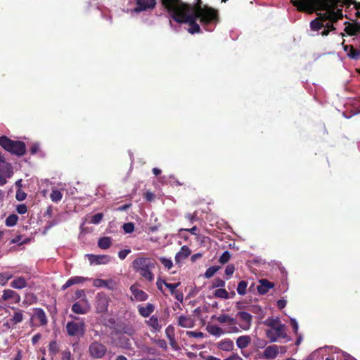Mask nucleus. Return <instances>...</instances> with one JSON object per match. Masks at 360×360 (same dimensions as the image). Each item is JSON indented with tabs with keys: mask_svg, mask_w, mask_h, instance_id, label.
<instances>
[{
	"mask_svg": "<svg viewBox=\"0 0 360 360\" xmlns=\"http://www.w3.org/2000/svg\"><path fill=\"white\" fill-rule=\"evenodd\" d=\"M112 240L110 237H103L99 239L98 245L101 249H108L110 247Z\"/></svg>",
	"mask_w": 360,
	"mask_h": 360,
	"instance_id": "nucleus-30",
	"label": "nucleus"
},
{
	"mask_svg": "<svg viewBox=\"0 0 360 360\" xmlns=\"http://www.w3.org/2000/svg\"><path fill=\"white\" fill-rule=\"evenodd\" d=\"M187 335L193 338H202L204 334L202 332L188 331Z\"/></svg>",
	"mask_w": 360,
	"mask_h": 360,
	"instance_id": "nucleus-51",
	"label": "nucleus"
},
{
	"mask_svg": "<svg viewBox=\"0 0 360 360\" xmlns=\"http://www.w3.org/2000/svg\"><path fill=\"white\" fill-rule=\"evenodd\" d=\"M255 345L259 348H264L266 345V342L264 340L257 339Z\"/></svg>",
	"mask_w": 360,
	"mask_h": 360,
	"instance_id": "nucleus-53",
	"label": "nucleus"
},
{
	"mask_svg": "<svg viewBox=\"0 0 360 360\" xmlns=\"http://www.w3.org/2000/svg\"><path fill=\"white\" fill-rule=\"evenodd\" d=\"M155 307L150 303H148L146 307L139 306L138 311L143 317H148L154 311Z\"/></svg>",
	"mask_w": 360,
	"mask_h": 360,
	"instance_id": "nucleus-23",
	"label": "nucleus"
},
{
	"mask_svg": "<svg viewBox=\"0 0 360 360\" xmlns=\"http://www.w3.org/2000/svg\"><path fill=\"white\" fill-rule=\"evenodd\" d=\"M49 352L53 355H56V354L58 353L60 348H59V345H58L56 341H51L49 343Z\"/></svg>",
	"mask_w": 360,
	"mask_h": 360,
	"instance_id": "nucleus-35",
	"label": "nucleus"
},
{
	"mask_svg": "<svg viewBox=\"0 0 360 360\" xmlns=\"http://www.w3.org/2000/svg\"><path fill=\"white\" fill-rule=\"evenodd\" d=\"M286 306V300H279L277 301V307L279 309H283Z\"/></svg>",
	"mask_w": 360,
	"mask_h": 360,
	"instance_id": "nucleus-57",
	"label": "nucleus"
},
{
	"mask_svg": "<svg viewBox=\"0 0 360 360\" xmlns=\"http://www.w3.org/2000/svg\"><path fill=\"white\" fill-rule=\"evenodd\" d=\"M224 285H225V282L222 279L217 278L213 281L212 287L213 288H218V287H224Z\"/></svg>",
	"mask_w": 360,
	"mask_h": 360,
	"instance_id": "nucleus-46",
	"label": "nucleus"
},
{
	"mask_svg": "<svg viewBox=\"0 0 360 360\" xmlns=\"http://www.w3.org/2000/svg\"><path fill=\"white\" fill-rule=\"evenodd\" d=\"M290 322H291V326L292 327V329H293L294 332L297 333V330H298V323H297V322L294 319H291Z\"/></svg>",
	"mask_w": 360,
	"mask_h": 360,
	"instance_id": "nucleus-55",
	"label": "nucleus"
},
{
	"mask_svg": "<svg viewBox=\"0 0 360 360\" xmlns=\"http://www.w3.org/2000/svg\"><path fill=\"white\" fill-rule=\"evenodd\" d=\"M9 234V231H0V242L4 239L5 238H6Z\"/></svg>",
	"mask_w": 360,
	"mask_h": 360,
	"instance_id": "nucleus-58",
	"label": "nucleus"
},
{
	"mask_svg": "<svg viewBox=\"0 0 360 360\" xmlns=\"http://www.w3.org/2000/svg\"><path fill=\"white\" fill-rule=\"evenodd\" d=\"M217 321L222 324H227L230 326H236L237 321L236 319L230 316L229 314H221L216 318Z\"/></svg>",
	"mask_w": 360,
	"mask_h": 360,
	"instance_id": "nucleus-18",
	"label": "nucleus"
},
{
	"mask_svg": "<svg viewBox=\"0 0 360 360\" xmlns=\"http://www.w3.org/2000/svg\"><path fill=\"white\" fill-rule=\"evenodd\" d=\"M22 312L20 310L16 311L13 317L11 319V321L13 324H17L22 321L23 320Z\"/></svg>",
	"mask_w": 360,
	"mask_h": 360,
	"instance_id": "nucleus-32",
	"label": "nucleus"
},
{
	"mask_svg": "<svg viewBox=\"0 0 360 360\" xmlns=\"http://www.w3.org/2000/svg\"><path fill=\"white\" fill-rule=\"evenodd\" d=\"M314 1H315V0H301L300 1L296 0L291 1L293 6L297 7V10L300 11H304L311 8ZM316 1L320 3L321 9L326 11V13L321 16V22L316 18L311 22L310 27L311 30L315 31L319 30L323 27H326L327 29H324L321 32L323 36H326L328 34L330 30H335L333 23L335 22L338 19L342 18V13L341 12L335 11L334 9L330 6L327 0H316Z\"/></svg>",
	"mask_w": 360,
	"mask_h": 360,
	"instance_id": "nucleus-2",
	"label": "nucleus"
},
{
	"mask_svg": "<svg viewBox=\"0 0 360 360\" xmlns=\"http://www.w3.org/2000/svg\"><path fill=\"white\" fill-rule=\"evenodd\" d=\"M274 286V283L269 282L266 279H262L259 281V285L257 286V290L259 294L264 295Z\"/></svg>",
	"mask_w": 360,
	"mask_h": 360,
	"instance_id": "nucleus-17",
	"label": "nucleus"
},
{
	"mask_svg": "<svg viewBox=\"0 0 360 360\" xmlns=\"http://www.w3.org/2000/svg\"><path fill=\"white\" fill-rule=\"evenodd\" d=\"M206 330L210 334L217 337H219L224 334L223 329L215 325H207Z\"/></svg>",
	"mask_w": 360,
	"mask_h": 360,
	"instance_id": "nucleus-27",
	"label": "nucleus"
},
{
	"mask_svg": "<svg viewBox=\"0 0 360 360\" xmlns=\"http://www.w3.org/2000/svg\"><path fill=\"white\" fill-rule=\"evenodd\" d=\"M130 291L136 301H146L148 297V294L145 292L143 290L139 289L136 285H132L130 287Z\"/></svg>",
	"mask_w": 360,
	"mask_h": 360,
	"instance_id": "nucleus-12",
	"label": "nucleus"
},
{
	"mask_svg": "<svg viewBox=\"0 0 360 360\" xmlns=\"http://www.w3.org/2000/svg\"><path fill=\"white\" fill-rule=\"evenodd\" d=\"M236 317H238L240 321L239 326H229L227 333H238L241 330H248L250 328L252 321V316L250 314L246 311H240L237 313Z\"/></svg>",
	"mask_w": 360,
	"mask_h": 360,
	"instance_id": "nucleus-7",
	"label": "nucleus"
},
{
	"mask_svg": "<svg viewBox=\"0 0 360 360\" xmlns=\"http://www.w3.org/2000/svg\"><path fill=\"white\" fill-rule=\"evenodd\" d=\"M62 193L58 190H53L50 197L53 202H59L62 199Z\"/></svg>",
	"mask_w": 360,
	"mask_h": 360,
	"instance_id": "nucleus-37",
	"label": "nucleus"
},
{
	"mask_svg": "<svg viewBox=\"0 0 360 360\" xmlns=\"http://www.w3.org/2000/svg\"><path fill=\"white\" fill-rule=\"evenodd\" d=\"M12 277L13 275L8 272L0 274V285L4 286Z\"/></svg>",
	"mask_w": 360,
	"mask_h": 360,
	"instance_id": "nucleus-34",
	"label": "nucleus"
},
{
	"mask_svg": "<svg viewBox=\"0 0 360 360\" xmlns=\"http://www.w3.org/2000/svg\"><path fill=\"white\" fill-rule=\"evenodd\" d=\"M112 281H106L100 278L94 280L93 285L97 288L105 287L108 289L112 290L113 286L110 285L109 283H112Z\"/></svg>",
	"mask_w": 360,
	"mask_h": 360,
	"instance_id": "nucleus-28",
	"label": "nucleus"
},
{
	"mask_svg": "<svg viewBox=\"0 0 360 360\" xmlns=\"http://www.w3.org/2000/svg\"><path fill=\"white\" fill-rule=\"evenodd\" d=\"M0 146L12 154L20 156L25 153V144L20 141H13L3 136L0 137Z\"/></svg>",
	"mask_w": 360,
	"mask_h": 360,
	"instance_id": "nucleus-6",
	"label": "nucleus"
},
{
	"mask_svg": "<svg viewBox=\"0 0 360 360\" xmlns=\"http://www.w3.org/2000/svg\"><path fill=\"white\" fill-rule=\"evenodd\" d=\"M2 300L4 301L12 300L15 302H18L20 300V296L13 290L6 289L3 291Z\"/></svg>",
	"mask_w": 360,
	"mask_h": 360,
	"instance_id": "nucleus-15",
	"label": "nucleus"
},
{
	"mask_svg": "<svg viewBox=\"0 0 360 360\" xmlns=\"http://www.w3.org/2000/svg\"><path fill=\"white\" fill-rule=\"evenodd\" d=\"M27 285V281L22 276L15 278L11 283V286L15 289H22Z\"/></svg>",
	"mask_w": 360,
	"mask_h": 360,
	"instance_id": "nucleus-21",
	"label": "nucleus"
},
{
	"mask_svg": "<svg viewBox=\"0 0 360 360\" xmlns=\"http://www.w3.org/2000/svg\"><path fill=\"white\" fill-rule=\"evenodd\" d=\"M41 338V335L39 333H37V334H35L32 338V342L33 344H36L38 342V341L40 340Z\"/></svg>",
	"mask_w": 360,
	"mask_h": 360,
	"instance_id": "nucleus-60",
	"label": "nucleus"
},
{
	"mask_svg": "<svg viewBox=\"0 0 360 360\" xmlns=\"http://www.w3.org/2000/svg\"><path fill=\"white\" fill-rule=\"evenodd\" d=\"M72 319L65 326V330L68 336L80 339L85 334L86 325L83 319L70 314Z\"/></svg>",
	"mask_w": 360,
	"mask_h": 360,
	"instance_id": "nucleus-4",
	"label": "nucleus"
},
{
	"mask_svg": "<svg viewBox=\"0 0 360 360\" xmlns=\"http://www.w3.org/2000/svg\"><path fill=\"white\" fill-rule=\"evenodd\" d=\"M251 342V338L249 335H242L237 338L236 345L239 349L246 348Z\"/></svg>",
	"mask_w": 360,
	"mask_h": 360,
	"instance_id": "nucleus-26",
	"label": "nucleus"
},
{
	"mask_svg": "<svg viewBox=\"0 0 360 360\" xmlns=\"http://www.w3.org/2000/svg\"><path fill=\"white\" fill-rule=\"evenodd\" d=\"M172 295H174L175 298L178 301H179L181 303L183 302V301H184V294H183L182 292L179 291V290H176Z\"/></svg>",
	"mask_w": 360,
	"mask_h": 360,
	"instance_id": "nucleus-50",
	"label": "nucleus"
},
{
	"mask_svg": "<svg viewBox=\"0 0 360 360\" xmlns=\"http://www.w3.org/2000/svg\"><path fill=\"white\" fill-rule=\"evenodd\" d=\"M263 323L268 327L265 330V333L271 342H277L279 339L287 337L285 326L278 318L269 317Z\"/></svg>",
	"mask_w": 360,
	"mask_h": 360,
	"instance_id": "nucleus-3",
	"label": "nucleus"
},
{
	"mask_svg": "<svg viewBox=\"0 0 360 360\" xmlns=\"http://www.w3.org/2000/svg\"><path fill=\"white\" fill-rule=\"evenodd\" d=\"M33 319L39 321L41 325L44 326L47 323V317L44 311L40 308H36L34 309V314L32 316Z\"/></svg>",
	"mask_w": 360,
	"mask_h": 360,
	"instance_id": "nucleus-19",
	"label": "nucleus"
},
{
	"mask_svg": "<svg viewBox=\"0 0 360 360\" xmlns=\"http://www.w3.org/2000/svg\"><path fill=\"white\" fill-rule=\"evenodd\" d=\"M191 254V250L188 247L184 245L179 252L176 254L175 261L177 263L181 262L182 260L187 258Z\"/></svg>",
	"mask_w": 360,
	"mask_h": 360,
	"instance_id": "nucleus-20",
	"label": "nucleus"
},
{
	"mask_svg": "<svg viewBox=\"0 0 360 360\" xmlns=\"http://www.w3.org/2000/svg\"><path fill=\"white\" fill-rule=\"evenodd\" d=\"M345 31L351 36L360 34V22H355L354 24L349 23V25L346 26Z\"/></svg>",
	"mask_w": 360,
	"mask_h": 360,
	"instance_id": "nucleus-25",
	"label": "nucleus"
},
{
	"mask_svg": "<svg viewBox=\"0 0 360 360\" xmlns=\"http://www.w3.org/2000/svg\"><path fill=\"white\" fill-rule=\"evenodd\" d=\"M164 283H166V282L160 278H159L157 281L156 285H157L158 288L160 290H162V285H164Z\"/></svg>",
	"mask_w": 360,
	"mask_h": 360,
	"instance_id": "nucleus-61",
	"label": "nucleus"
},
{
	"mask_svg": "<svg viewBox=\"0 0 360 360\" xmlns=\"http://www.w3.org/2000/svg\"><path fill=\"white\" fill-rule=\"evenodd\" d=\"M75 297H76L77 299H79V298H81V299L86 298V297L85 295V293H84V291L83 290H77L75 292Z\"/></svg>",
	"mask_w": 360,
	"mask_h": 360,
	"instance_id": "nucleus-54",
	"label": "nucleus"
},
{
	"mask_svg": "<svg viewBox=\"0 0 360 360\" xmlns=\"http://www.w3.org/2000/svg\"><path fill=\"white\" fill-rule=\"evenodd\" d=\"M235 271V266L233 264H229L225 269V274L228 276L233 275Z\"/></svg>",
	"mask_w": 360,
	"mask_h": 360,
	"instance_id": "nucleus-48",
	"label": "nucleus"
},
{
	"mask_svg": "<svg viewBox=\"0 0 360 360\" xmlns=\"http://www.w3.org/2000/svg\"><path fill=\"white\" fill-rule=\"evenodd\" d=\"M349 49L348 51V56L352 59L357 60L360 58V51L354 49L352 46H345V51H347V49Z\"/></svg>",
	"mask_w": 360,
	"mask_h": 360,
	"instance_id": "nucleus-29",
	"label": "nucleus"
},
{
	"mask_svg": "<svg viewBox=\"0 0 360 360\" xmlns=\"http://www.w3.org/2000/svg\"><path fill=\"white\" fill-rule=\"evenodd\" d=\"M20 240H21V236H17L15 238H13L11 240L10 243L13 244V243H20Z\"/></svg>",
	"mask_w": 360,
	"mask_h": 360,
	"instance_id": "nucleus-64",
	"label": "nucleus"
},
{
	"mask_svg": "<svg viewBox=\"0 0 360 360\" xmlns=\"http://www.w3.org/2000/svg\"><path fill=\"white\" fill-rule=\"evenodd\" d=\"M165 2L169 8V14L172 19L177 22L188 24L189 33L195 34L200 32V25L196 22L197 19H200V22L205 26L207 31L213 30L212 24L214 23L217 18L214 10L209 8H202L200 6H194L186 3H180L176 0H165Z\"/></svg>",
	"mask_w": 360,
	"mask_h": 360,
	"instance_id": "nucleus-1",
	"label": "nucleus"
},
{
	"mask_svg": "<svg viewBox=\"0 0 360 360\" xmlns=\"http://www.w3.org/2000/svg\"><path fill=\"white\" fill-rule=\"evenodd\" d=\"M214 295L219 298L229 299V292L224 288L217 289Z\"/></svg>",
	"mask_w": 360,
	"mask_h": 360,
	"instance_id": "nucleus-36",
	"label": "nucleus"
},
{
	"mask_svg": "<svg viewBox=\"0 0 360 360\" xmlns=\"http://www.w3.org/2000/svg\"><path fill=\"white\" fill-rule=\"evenodd\" d=\"M131 252L130 250H123L118 252V256L120 259H124Z\"/></svg>",
	"mask_w": 360,
	"mask_h": 360,
	"instance_id": "nucleus-52",
	"label": "nucleus"
},
{
	"mask_svg": "<svg viewBox=\"0 0 360 360\" xmlns=\"http://www.w3.org/2000/svg\"><path fill=\"white\" fill-rule=\"evenodd\" d=\"M103 214L102 213H98L91 217L90 223L94 224H98L103 219Z\"/></svg>",
	"mask_w": 360,
	"mask_h": 360,
	"instance_id": "nucleus-41",
	"label": "nucleus"
},
{
	"mask_svg": "<svg viewBox=\"0 0 360 360\" xmlns=\"http://www.w3.org/2000/svg\"><path fill=\"white\" fill-rule=\"evenodd\" d=\"M16 211L19 214H23L26 213L27 211V206L24 204L18 205L16 207Z\"/></svg>",
	"mask_w": 360,
	"mask_h": 360,
	"instance_id": "nucleus-49",
	"label": "nucleus"
},
{
	"mask_svg": "<svg viewBox=\"0 0 360 360\" xmlns=\"http://www.w3.org/2000/svg\"><path fill=\"white\" fill-rule=\"evenodd\" d=\"M86 278H84V277H81V276H74V277H71L70 278H69L66 283L62 286L61 289L63 290H66L67 288H68L69 287L73 285H75V284H78V283H83L84 281H86Z\"/></svg>",
	"mask_w": 360,
	"mask_h": 360,
	"instance_id": "nucleus-24",
	"label": "nucleus"
},
{
	"mask_svg": "<svg viewBox=\"0 0 360 360\" xmlns=\"http://www.w3.org/2000/svg\"><path fill=\"white\" fill-rule=\"evenodd\" d=\"M62 360H73L72 358L71 352L69 349H66L62 352Z\"/></svg>",
	"mask_w": 360,
	"mask_h": 360,
	"instance_id": "nucleus-47",
	"label": "nucleus"
},
{
	"mask_svg": "<svg viewBox=\"0 0 360 360\" xmlns=\"http://www.w3.org/2000/svg\"><path fill=\"white\" fill-rule=\"evenodd\" d=\"M89 259L91 264H108L110 261V257L108 255H89Z\"/></svg>",
	"mask_w": 360,
	"mask_h": 360,
	"instance_id": "nucleus-14",
	"label": "nucleus"
},
{
	"mask_svg": "<svg viewBox=\"0 0 360 360\" xmlns=\"http://www.w3.org/2000/svg\"><path fill=\"white\" fill-rule=\"evenodd\" d=\"M27 197V194L20 189L16 191L15 198L18 201L24 200Z\"/></svg>",
	"mask_w": 360,
	"mask_h": 360,
	"instance_id": "nucleus-45",
	"label": "nucleus"
},
{
	"mask_svg": "<svg viewBox=\"0 0 360 360\" xmlns=\"http://www.w3.org/2000/svg\"><path fill=\"white\" fill-rule=\"evenodd\" d=\"M123 230L127 233H132L134 230V225L131 222L125 223L123 224Z\"/></svg>",
	"mask_w": 360,
	"mask_h": 360,
	"instance_id": "nucleus-43",
	"label": "nucleus"
},
{
	"mask_svg": "<svg viewBox=\"0 0 360 360\" xmlns=\"http://www.w3.org/2000/svg\"><path fill=\"white\" fill-rule=\"evenodd\" d=\"M147 323L149 326L153 328L155 330H160L161 326L159 325L158 319L156 316H151L148 321H147Z\"/></svg>",
	"mask_w": 360,
	"mask_h": 360,
	"instance_id": "nucleus-31",
	"label": "nucleus"
},
{
	"mask_svg": "<svg viewBox=\"0 0 360 360\" xmlns=\"http://www.w3.org/2000/svg\"><path fill=\"white\" fill-rule=\"evenodd\" d=\"M136 12L153 9L156 5V0H136Z\"/></svg>",
	"mask_w": 360,
	"mask_h": 360,
	"instance_id": "nucleus-10",
	"label": "nucleus"
},
{
	"mask_svg": "<svg viewBox=\"0 0 360 360\" xmlns=\"http://www.w3.org/2000/svg\"><path fill=\"white\" fill-rule=\"evenodd\" d=\"M250 311H252L253 313H258L260 311L262 312V309H261V307H259L258 306H254V307H251Z\"/></svg>",
	"mask_w": 360,
	"mask_h": 360,
	"instance_id": "nucleus-63",
	"label": "nucleus"
},
{
	"mask_svg": "<svg viewBox=\"0 0 360 360\" xmlns=\"http://www.w3.org/2000/svg\"><path fill=\"white\" fill-rule=\"evenodd\" d=\"M145 198L147 200L151 201L154 198V194L148 191L145 193Z\"/></svg>",
	"mask_w": 360,
	"mask_h": 360,
	"instance_id": "nucleus-59",
	"label": "nucleus"
},
{
	"mask_svg": "<svg viewBox=\"0 0 360 360\" xmlns=\"http://www.w3.org/2000/svg\"><path fill=\"white\" fill-rule=\"evenodd\" d=\"M230 258H231L230 252L229 251H225L220 256V257L219 259V262L221 264H224L227 263L229 261Z\"/></svg>",
	"mask_w": 360,
	"mask_h": 360,
	"instance_id": "nucleus-40",
	"label": "nucleus"
},
{
	"mask_svg": "<svg viewBox=\"0 0 360 360\" xmlns=\"http://www.w3.org/2000/svg\"><path fill=\"white\" fill-rule=\"evenodd\" d=\"M160 261L168 269H171L173 266L172 262L165 257H160Z\"/></svg>",
	"mask_w": 360,
	"mask_h": 360,
	"instance_id": "nucleus-44",
	"label": "nucleus"
},
{
	"mask_svg": "<svg viewBox=\"0 0 360 360\" xmlns=\"http://www.w3.org/2000/svg\"><path fill=\"white\" fill-rule=\"evenodd\" d=\"M217 347L223 351L231 352L234 349V343L231 339L226 338L217 343Z\"/></svg>",
	"mask_w": 360,
	"mask_h": 360,
	"instance_id": "nucleus-16",
	"label": "nucleus"
},
{
	"mask_svg": "<svg viewBox=\"0 0 360 360\" xmlns=\"http://www.w3.org/2000/svg\"><path fill=\"white\" fill-rule=\"evenodd\" d=\"M248 283L245 281H240L237 288V292L240 295H244L246 293Z\"/></svg>",
	"mask_w": 360,
	"mask_h": 360,
	"instance_id": "nucleus-38",
	"label": "nucleus"
},
{
	"mask_svg": "<svg viewBox=\"0 0 360 360\" xmlns=\"http://www.w3.org/2000/svg\"><path fill=\"white\" fill-rule=\"evenodd\" d=\"M91 305L87 298L81 299L79 301L76 302L72 306V311L77 314L84 315L90 311Z\"/></svg>",
	"mask_w": 360,
	"mask_h": 360,
	"instance_id": "nucleus-8",
	"label": "nucleus"
},
{
	"mask_svg": "<svg viewBox=\"0 0 360 360\" xmlns=\"http://www.w3.org/2000/svg\"><path fill=\"white\" fill-rule=\"evenodd\" d=\"M96 309L98 312L103 313L108 309L109 300L105 295H98Z\"/></svg>",
	"mask_w": 360,
	"mask_h": 360,
	"instance_id": "nucleus-13",
	"label": "nucleus"
},
{
	"mask_svg": "<svg viewBox=\"0 0 360 360\" xmlns=\"http://www.w3.org/2000/svg\"><path fill=\"white\" fill-rule=\"evenodd\" d=\"M164 285L169 290L171 294L172 295L174 292H176V288L179 286L180 283H164Z\"/></svg>",
	"mask_w": 360,
	"mask_h": 360,
	"instance_id": "nucleus-42",
	"label": "nucleus"
},
{
	"mask_svg": "<svg viewBox=\"0 0 360 360\" xmlns=\"http://www.w3.org/2000/svg\"><path fill=\"white\" fill-rule=\"evenodd\" d=\"M184 231H188L189 233H191V234L193 235H196V231L198 230L197 227L195 226L191 229H183Z\"/></svg>",
	"mask_w": 360,
	"mask_h": 360,
	"instance_id": "nucleus-62",
	"label": "nucleus"
},
{
	"mask_svg": "<svg viewBox=\"0 0 360 360\" xmlns=\"http://www.w3.org/2000/svg\"><path fill=\"white\" fill-rule=\"evenodd\" d=\"M106 351V347L98 342H92L89 347L91 356L96 359L102 358L105 354Z\"/></svg>",
	"mask_w": 360,
	"mask_h": 360,
	"instance_id": "nucleus-9",
	"label": "nucleus"
},
{
	"mask_svg": "<svg viewBox=\"0 0 360 360\" xmlns=\"http://www.w3.org/2000/svg\"><path fill=\"white\" fill-rule=\"evenodd\" d=\"M134 269L138 272L141 276L149 281H152L154 276L150 269L154 268V264L150 259L146 257H139L135 259L132 262Z\"/></svg>",
	"mask_w": 360,
	"mask_h": 360,
	"instance_id": "nucleus-5",
	"label": "nucleus"
},
{
	"mask_svg": "<svg viewBox=\"0 0 360 360\" xmlns=\"http://www.w3.org/2000/svg\"><path fill=\"white\" fill-rule=\"evenodd\" d=\"M179 326L183 328H192L194 326L193 319L188 316H181L178 321Z\"/></svg>",
	"mask_w": 360,
	"mask_h": 360,
	"instance_id": "nucleus-22",
	"label": "nucleus"
},
{
	"mask_svg": "<svg viewBox=\"0 0 360 360\" xmlns=\"http://www.w3.org/2000/svg\"><path fill=\"white\" fill-rule=\"evenodd\" d=\"M18 217L15 214H11L8 216L6 219V224L8 226H13L16 224Z\"/></svg>",
	"mask_w": 360,
	"mask_h": 360,
	"instance_id": "nucleus-39",
	"label": "nucleus"
},
{
	"mask_svg": "<svg viewBox=\"0 0 360 360\" xmlns=\"http://www.w3.org/2000/svg\"><path fill=\"white\" fill-rule=\"evenodd\" d=\"M279 347L276 345L268 346L263 352L262 358L265 359H274L279 352Z\"/></svg>",
	"mask_w": 360,
	"mask_h": 360,
	"instance_id": "nucleus-11",
	"label": "nucleus"
},
{
	"mask_svg": "<svg viewBox=\"0 0 360 360\" xmlns=\"http://www.w3.org/2000/svg\"><path fill=\"white\" fill-rule=\"evenodd\" d=\"M219 269L220 267L217 266H212L209 267L204 274L205 277L207 278L212 277Z\"/></svg>",
	"mask_w": 360,
	"mask_h": 360,
	"instance_id": "nucleus-33",
	"label": "nucleus"
},
{
	"mask_svg": "<svg viewBox=\"0 0 360 360\" xmlns=\"http://www.w3.org/2000/svg\"><path fill=\"white\" fill-rule=\"evenodd\" d=\"M224 360H243V359L238 354H233Z\"/></svg>",
	"mask_w": 360,
	"mask_h": 360,
	"instance_id": "nucleus-56",
	"label": "nucleus"
}]
</instances>
